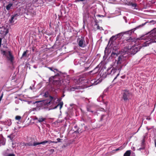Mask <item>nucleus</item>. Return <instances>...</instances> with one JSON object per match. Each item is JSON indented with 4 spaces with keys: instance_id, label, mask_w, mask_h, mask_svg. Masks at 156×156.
<instances>
[{
    "instance_id": "f257e3e1",
    "label": "nucleus",
    "mask_w": 156,
    "mask_h": 156,
    "mask_svg": "<svg viewBox=\"0 0 156 156\" xmlns=\"http://www.w3.org/2000/svg\"><path fill=\"white\" fill-rule=\"evenodd\" d=\"M148 36L147 34L142 36L137 39L139 40H146L147 41L143 44V47H146L149 45L151 42H154V40L156 39V28L154 29L150 33Z\"/></svg>"
},
{
    "instance_id": "f03ea898",
    "label": "nucleus",
    "mask_w": 156,
    "mask_h": 156,
    "mask_svg": "<svg viewBox=\"0 0 156 156\" xmlns=\"http://www.w3.org/2000/svg\"><path fill=\"white\" fill-rule=\"evenodd\" d=\"M123 58L122 56H119L117 62H115L113 64V69L111 70L110 72H108V73L111 76L115 77L114 80L119 75V72L121 68V64Z\"/></svg>"
},
{
    "instance_id": "7ed1b4c3",
    "label": "nucleus",
    "mask_w": 156,
    "mask_h": 156,
    "mask_svg": "<svg viewBox=\"0 0 156 156\" xmlns=\"http://www.w3.org/2000/svg\"><path fill=\"white\" fill-rule=\"evenodd\" d=\"M57 79H59V77L58 75H55L54 76L50 77L49 79V81L52 83L54 85H57L58 87L62 86V83L64 82V81Z\"/></svg>"
},
{
    "instance_id": "20e7f679",
    "label": "nucleus",
    "mask_w": 156,
    "mask_h": 156,
    "mask_svg": "<svg viewBox=\"0 0 156 156\" xmlns=\"http://www.w3.org/2000/svg\"><path fill=\"white\" fill-rule=\"evenodd\" d=\"M56 142H54L50 140H45L42 142H34L33 144L31 143H22V144L26 146H36L37 145H39L40 144H42L43 145H45L46 143H48V144H50L51 143H57Z\"/></svg>"
},
{
    "instance_id": "39448f33",
    "label": "nucleus",
    "mask_w": 156,
    "mask_h": 156,
    "mask_svg": "<svg viewBox=\"0 0 156 156\" xmlns=\"http://www.w3.org/2000/svg\"><path fill=\"white\" fill-rule=\"evenodd\" d=\"M2 54L4 55H5L7 59L9 61L11 62H12L14 57L12 55V52L9 51H2Z\"/></svg>"
},
{
    "instance_id": "423d86ee",
    "label": "nucleus",
    "mask_w": 156,
    "mask_h": 156,
    "mask_svg": "<svg viewBox=\"0 0 156 156\" xmlns=\"http://www.w3.org/2000/svg\"><path fill=\"white\" fill-rule=\"evenodd\" d=\"M77 41L78 45L80 47L84 48L86 45L84 37H81L80 38H79L77 40Z\"/></svg>"
},
{
    "instance_id": "0eeeda50",
    "label": "nucleus",
    "mask_w": 156,
    "mask_h": 156,
    "mask_svg": "<svg viewBox=\"0 0 156 156\" xmlns=\"http://www.w3.org/2000/svg\"><path fill=\"white\" fill-rule=\"evenodd\" d=\"M131 94L129 91L127 90H125L123 93L122 98L125 100H128L131 96Z\"/></svg>"
},
{
    "instance_id": "6e6552de",
    "label": "nucleus",
    "mask_w": 156,
    "mask_h": 156,
    "mask_svg": "<svg viewBox=\"0 0 156 156\" xmlns=\"http://www.w3.org/2000/svg\"><path fill=\"white\" fill-rule=\"evenodd\" d=\"M39 104H41L42 107L48 106L50 104L51 101L49 99L41 101H39Z\"/></svg>"
},
{
    "instance_id": "1a4fd4ad",
    "label": "nucleus",
    "mask_w": 156,
    "mask_h": 156,
    "mask_svg": "<svg viewBox=\"0 0 156 156\" xmlns=\"http://www.w3.org/2000/svg\"><path fill=\"white\" fill-rule=\"evenodd\" d=\"M130 52L132 54H136L138 51V48L136 46L132 47L130 49Z\"/></svg>"
},
{
    "instance_id": "9d476101",
    "label": "nucleus",
    "mask_w": 156,
    "mask_h": 156,
    "mask_svg": "<svg viewBox=\"0 0 156 156\" xmlns=\"http://www.w3.org/2000/svg\"><path fill=\"white\" fill-rule=\"evenodd\" d=\"M122 36V33H119L115 36H113L110 39V41H113V40H115L118 37V36Z\"/></svg>"
},
{
    "instance_id": "9b49d317",
    "label": "nucleus",
    "mask_w": 156,
    "mask_h": 156,
    "mask_svg": "<svg viewBox=\"0 0 156 156\" xmlns=\"http://www.w3.org/2000/svg\"><path fill=\"white\" fill-rule=\"evenodd\" d=\"M145 144V140L144 139H143V140L142 141L141 143V147L138 150L140 151L142 150H144L145 148L144 145Z\"/></svg>"
},
{
    "instance_id": "f8f14e48",
    "label": "nucleus",
    "mask_w": 156,
    "mask_h": 156,
    "mask_svg": "<svg viewBox=\"0 0 156 156\" xmlns=\"http://www.w3.org/2000/svg\"><path fill=\"white\" fill-rule=\"evenodd\" d=\"M5 144V140L2 136H0V144L1 145H4Z\"/></svg>"
},
{
    "instance_id": "ddd939ff",
    "label": "nucleus",
    "mask_w": 156,
    "mask_h": 156,
    "mask_svg": "<svg viewBox=\"0 0 156 156\" xmlns=\"http://www.w3.org/2000/svg\"><path fill=\"white\" fill-rule=\"evenodd\" d=\"M48 68L54 72L55 73H57L58 74V70L54 68L53 67H48Z\"/></svg>"
},
{
    "instance_id": "4468645a",
    "label": "nucleus",
    "mask_w": 156,
    "mask_h": 156,
    "mask_svg": "<svg viewBox=\"0 0 156 156\" xmlns=\"http://www.w3.org/2000/svg\"><path fill=\"white\" fill-rule=\"evenodd\" d=\"M36 119L39 122H42L44 121L45 119V118L41 117L39 118V119L36 118Z\"/></svg>"
},
{
    "instance_id": "2eb2a0df",
    "label": "nucleus",
    "mask_w": 156,
    "mask_h": 156,
    "mask_svg": "<svg viewBox=\"0 0 156 156\" xmlns=\"http://www.w3.org/2000/svg\"><path fill=\"white\" fill-rule=\"evenodd\" d=\"M63 105V102H60L57 106H56L55 108H57V107L58 106H60V109H61L62 108Z\"/></svg>"
},
{
    "instance_id": "dca6fc26",
    "label": "nucleus",
    "mask_w": 156,
    "mask_h": 156,
    "mask_svg": "<svg viewBox=\"0 0 156 156\" xmlns=\"http://www.w3.org/2000/svg\"><path fill=\"white\" fill-rule=\"evenodd\" d=\"M130 151H127L124 154V156H130Z\"/></svg>"
},
{
    "instance_id": "f3484780",
    "label": "nucleus",
    "mask_w": 156,
    "mask_h": 156,
    "mask_svg": "<svg viewBox=\"0 0 156 156\" xmlns=\"http://www.w3.org/2000/svg\"><path fill=\"white\" fill-rule=\"evenodd\" d=\"M12 3L9 4L6 7V9L7 10H9L10 9L11 7L12 6Z\"/></svg>"
},
{
    "instance_id": "a211bd4d",
    "label": "nucleus",
    "mask_w": 156,
    "mask_h": 156,
    "mask_svg": "<svg viewBox=\"0 0 156 156\" xmlns=\"http://www.w3.org/2000/svg\"><path fill=\"white\" fill-rule=\"evenodd\" d=\"M111 56L112 57H113L114 58H115L117 56L118 54L112 52L111 55Z\"/></svg>"
},
{
    "instance_id": "6ab92c4d",
    "label": "nucleus",
    "mask_w": 156,
    "mask_h": 156,
    "mask_svg": "<svg viewBox=\"0 0 156 156\" xmlns=\"http://www.w3.org/2000/svg\"><path fill=\"white\" fill-rule=\"evenodd\" d=\"M129 5H131L133 7V9H135V7L136 6V3H129Z\"/></svg>"
},
{
    "instance_id": "aec40b11",
    "label": "nucleus",
    "mask_w": 156,
    "mask_h": 156,
    "mask_svg": "<svg viewBox=\"0 0 156 156\" xmlns=\"http://www.w3.org/2000/svg\"><path fill=\"white\" fill-rule=\"evenodd\" d=\"M21 117L20 116L17 115L15 117V119L17 120H20L21 119Z\"/></svg>"
},
{
    "instance_id": "412c9836",
    "label": "nucleus",
    "mask_w": 156,
    "mask_h": 156,
    "mask_svg": "<svg viewBox=\"0 0 156 156\" xmlns=\"http://www.w3.org/2000/svg\"><path fill=\"white\" fill-rule=\"evenodd\" d=\"M14 137V136L13 135H10L8 136V137L10 139V140H12L13 139Z\"/></svg>"
},
{
    "instance_id": "4be33fe9",
    "label": "nucleus",
    "mask_w": 156,
    "mask_h": 156,
    "mask_svg": "<svg viewBox=\"0 0 156 156\" xmlns=\"http://www.w3.org/2000/svg\"><path fill=\"white\" fill-rule=\"evenodd\" d=\"M125 146H123V147H119V148L115 150L116 151H118L119 150H122V149L123 148H124V147H125Z\"/></svg>"
},
{
    "instance_id": "5701e85b",
    "label": "nucleus",
    "mask_w": 156,
    "mask_h": 156,
    "mask_svg": "<svg viewBox=\"0 0 156 156\" xmlns=\"http://www.w3.org/2000/svg\"><path fill=\"white\" fill-rule=\"evenodd\" d=\"M15 16H13L11 17V19L10 20V21L11 23H12L14 22L13 19H14Z\"/></svg>"
},
{
    "instance_id": "b1692460",
    "label": "nucleus",
    "mask_w": 156,
    "mask_h": 156,
    "mask_svg": "<svg viewBox=\"0 0 156 156\" xmlns=\"http://www.w3.org/2000/svg\"><path fill=\"white\" fill-rule=\"evenodd\" d=\"M77 89V87H72L71 88V89H70V90L71 91H74L75 90V89Z\"/></svg>"
},
{
    "instance_id": "393cba45",
    "label": "nucleus",
    "mask_w": 156,
    "mask_h": 156,
    "mask_svg": "<svg viewBox=\"0 0 156 156\" xmlns=\"http://www.w3.org/2000/svg\"><path fill=\"white\" fill-rule=\"evenodd\" d=\"M26 53H27V51H25L24 52L22 55V57H24V56H25Z\"/></svg>"
},
{
    "instance_id": "a878e982",
    "label": "nucleus",
    "mask_w": 156,
    "mask_h": 156,
    "mask_svg": "<svg viewBox=\"0 0 156 156\" xmlns=\"http://www.w3.org/2000/svg\"><path fill=\"white\" fill-rule=\"evenodd\" d=\"M7 156H15V155L13 154H9L7 155Z\"/></svg>"
},
{
    "instance_id": "bb28decb",
    "label": "nucleus",
    "mask_w": 156,
    "mask_h": 156,
    "mask_svg": "<svg viewBox=\"0 0 156 156\" xmlns=\"http://www.w3.org/2000/svg\"><path fill=\"white\" fill-rule=\"evenodd\" d=\"M57 140L58 141H56V142H57V143L58 142H60V140H61V139L59 138H58L57 139Z\"/></svg>"
},
{
    "instance_id": "cd10ccee",
    "label": "nucleus",
    "mask_w": 156,
    "mask_h": 156,
    "mask_svg": "<svg viewBox=\"0 0 156 156\" xmlns=\"http://www.w3.org/2000/svg\"><path fill=\"white\" fill-rule=\"evenodd\" d=\"M3 94H2V95H1V96L0 97V101H1V100L2 99V98L3 97Z\"/></svg>"
},
{
    "instance_id": "c85d7f7f",
    "label": "nucleus",
    "mask_w": 156,
    "mask_h": 156,
    "mask_svg": "<svg viewBox=\"0 0 156 156\" xmlns=\"http://www.w3.org/2000/svg\"><path fill=\"white\" fill-rule=\"evenodd\" d=\"M132 30H130V31H129L127 32L129 34H131L132 33Z\"/></svg>"
},
{
    "instance_id": "c756f323",
    "label": "nucleus",
    "mask_w": 156,
    "mask_h": 156,
    "mask_svg": "<svg viewBox=\"0 0 156 156\" xmlns=\"http://www.w3.org/2000/svg\"><path fill=\"white\" fill-rule=\"evenodd\" d=\"M87 110L89 112H93L90 110L89 108H87Z\"/></svg>"
},
{
    "instance_id": "7c9ffc66",
    "label": "nucleus",
    "mask_w": 156,
    "mask_h": 156,
    "mask_svg": "<svg viewBox=\"0 0 156 156\" xmlns=\"http://www.w3.org/2000/svg\"><path fill=\"white\" fill-rule=\"evenodd\" d=\"M1 42H2V39L0 38V46H1Z\"/></svg>"
},
{
    "instance_id": "2f4dec72",
    "label": "nucleus",
    "mask_w": 156,
    "mask_h": 156,
    "mask_svg": "<svg viewBox=\"0 0 156 156\" xmlns=\"http://www.w3.org/2000/svg\"><path fill=\"white\" fill-rule=\"evenodd\" d=\"M146 119L147 120H150V119H151V118H150V117H147V118H146Z\"/></svg>"
},
{
    "instance_id": "473e14b6",
    "label": "nucleus",
    "mask_w": 156,
    "mask_h": 156,
    "mask_svg": "<svg viewBox=\"0 0 156 156\" xmlns=\"http://www.w3.org/2000/svg\"><path fill=\"white\" fill-rule=\"evenodd\" d=\"M11 122H9L8 125L9 126L10 125H11Z\"/></svg>"
},
{
    "instance_id": "72a5a7b5",
    "label": "nucleus",
    "mask_w": 156,
    "mask_h": 156,
    "mask_svg": "<svg viewBox=\"0 0 156 156\" xmlns=\"http://www.w3.org/2000/svg\"><path fill=\"white\" fill-rule=\"evenodd\" d=\"M99 27H100L98 26H97V29H100Z\"/></svg>"
},
{
    "instance_id": "f704fd0d",
    "label": "nucleus",
    "mask_w": 156,
    "mask_h": 156,
    "mask_svg": "<svg viewBox=\"0 0 156 156\" xmlns=\"http://www.w3.org/2000/svg\"><path fill=\"white\" fill-rule=\"evenodd\" d=\"M98 16H99V17H101V16L103 17V16H102V15H98Z\"/></svg>"
},
{
    "instance_id": "c9c22d12",
    "label": "nucleus",
    "mask_w": 156,
    "mask_h": 156,
    "mask_svg": "<svg viewBox=\"0 0 156 156\" xmlns=\"http://www.w3.org/2000/svg\"><path fill=\"white\" fill-rule=\"evenodd\" d=\"M155 146L156 147V140H155Z\"/></svg>"
},
{
    "instance_id": "e433bc0d",
    "label": "nucleus",
    "mask_w": 156,
    "mask_h": 156,
    "mask_svg": "<svg viewBox=\"0 0 156 156\" xmlns=\"http://www.w3.org/2000/svg\"><path fill=\"white\" fill-rule=\"evenodd\" d=\"M133 149V151H134V150H135V148H134V147H133V149Z\"/></svg>"
},
{
    "instance_id": "4c0bfd02",
    "label": "nucleus",
    "mask_w": 156,
    "mask_h": 156,
    "mask_svg": "<svg viewBox=\"0 0 156 156\" xmlns=\"http://www.w3.org/2000/svg\"><path fill=\"white\" fill-rule=\"evenodd\" d=\"M146 24V23H144V24H142V26H144V25H145V24Z\"/></svg>"
},
{
    "instance_id": "58836bf2",
    "label": "nucleus",
    "mask_w": 156,
    "mask_h": 156,
    "mask_svg": "<svg viewBox=\"0 0 156 156\" xmlns=\"http://www.w3.org/2000/svg\"><path fill=\"white\" fill-rule=\"evenodd\" d=\"M8 32V31L7 30L6 32V33H7Z\"/></svg>"
},
{
    "instance_id": "ea45409f",
    "label": "nucleus",
    "mask_w": 156,
    "mask_h": 156,
    "mask_svg": "<svg viewBox=\"0 0 156 156\" xmlns=\"http://www.w3.org/2000/svg\"><path fill=\"white\" fill-rule=\"evenodd\" d=\"M92 71H90V73H92Z\"/></svg>"
},
{
    "instance_id": "a19ab883",
    "label": "nucleus",
    "mask_w": 156,
    "mask_h": 156,
    "mask_svg": "<svg viewBox=\"0 0 156 156\" xmlns=\"http://www.w3.org/2000/svg\"><path fill=\"white\" fill-rule=\"evenodd\" d=\"M76 61V60H75V61H74V62H75Z\"/></svg>"
},
{
    "instance_id": "79ce46f5",
    "label": "nucleus",
    "mask_w": 156,
    "mask_h": 156,
    "mask_svg": "<svg viewBox=\"0 0 156 156\" xmlns=\"http://www.w3.org/2000/svg\"><path fill=\"white\" fill-rule=\"evenodd\" d=\"M63 85H64V84H65V83H63Z\"/></svg>"
},
{
    "instance_id": "37998d69",
    "label": "nucleus",
    "mask_w": 156,
    "mask_h": 156,
    "mask_svg": "<svg viewBox=\"0 0 156 156\" xmlns=\"http://www.w3.org/2000/svg\"><path fill=\"white\" fill-rule=\"evenodd\" d=\"M13 0V1H15V0Z\"/></svg>"
}]
</instances>
